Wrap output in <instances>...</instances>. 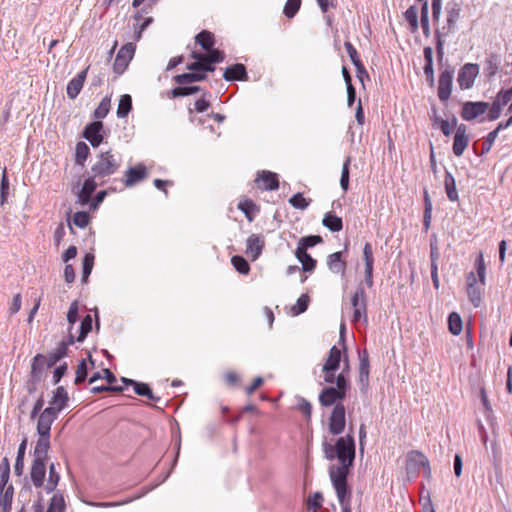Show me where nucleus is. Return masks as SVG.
Masks as SVG:
<instances>
[{
    "label": "nucleus",
    "mask_w": 512,
    "mask_h": 512,
    "mask_svg": "<svg viewBox=\"0 0 512 512\" xmlns=\"http://www.w3.org/2000/svg\"><path fill=\"white\" fill-rule=\"evenodd\" d=\"M87 374H88V369H87L86 360L82 359L77 366L76 377H75V381H74L75 384L79 385V384L83 383L87 378Z\"/></svg>",
    "instance_id": "58"
},
{
    "label": "nucleus",
    "mask_w": 512,
    "mask_h": 512,
    "mask_svg": "<svg viewBox=\"0 0 512 512\" xmlns=\"http://www.w3.org/2000/svg\"><path fill=\"white\" fill-rule=\"evenodd\" d=\"M246 67L241 63H236L226 68L223 78L226 81H243L247 79Z\"/></svg>",
    "instance_id": "28"
},
{
    "label": "nucleus",
    "mask_w": 512,
    "mask_h": 512,
    "mask_svg": "<svg viewBox=\"0 0 512 512\" xmlns=\"http://www.w3.org/2000/svg\"><path fill=\"white\" fill-rule=\"evenodd\" d=\"M479 74V65L474 63L464 64L458 71L457 83L461 90H468L473 87L475 79Z\"/></svg>",
    "instance_id": "9"
},
{
    "label": "nucleus",
    "mask_w": 512,
    "mask_h": 512,
    "mask_svg": "<svg viewBox=\"0 0 512 512\" xmlns=\"http://www.w3.org/2000/svg\"><path fill=\"white\" fill-rule=\"evenodd\" d=\"M122 166V156L112 149L100 152L92 164L90 172L98 178L99 186L105 185L111 176Z\"/></svg>",
    "instance_id": "2"
},
{
    "label": "nucleus",
    "mask_w": 512,
    "mask_h": 512,
    "mask_svg": "<svg viewBox=\"0 0 512 512\" xmlns=\"http://www.w3.org/2000/svg\"><path fill=\"white\" fill-rule=\"evenodd\" d=\"M195 42L204 50L209 51L214 45V35L208 30H202L195 36Z\"/></svg>",
    "instance_id": "40"
},
{
    "label": "nucleus",
    "mask_w": 512,
    "mask_h": 512,
    "mask_svg": "<svg viewBox=\"0 0 512 512\" xmlns=\"http://www.w3.org/2000/svg\"><path fill=\"white\" fill-rule=\"evenodd\" d=\"M92 324H93V319H92V316L90 314H87L81 321V324H80V331H79V335L77 337V341L78 342H83L85 340V338L87 337V335L91 332L92 330Z\"/></svg>",
    "instance_id": "49"
},
{
    "label": "nucleus",
    "mask_w": 512,
    "mask_h": 512,
    "mask_svg": "<svg viewBox=\"0 0 512 512\" xmlns=\"http://www.w3.org/2000/svg\"><path fill=\"white\" fill-rule=\"evenodd\" d=\"M346 398V395L343 394L339 389L334 388V386L325 387L319 394V403L323 407H330L332 405H336L337 403H342V401Z\"/></svg>",
    "instance_id": "17"
},
{
    "label": "nucleus",
    "mask_w": 512,
    "mask_h": 512,
    "mask_svg": "<svg viewBox=\"0 0 512 512\" xmlns=\"http://www.w3.org/2000/svg\"><path fill=\"white\" fill-rule=\"evenodd\" d=\"M322 224L331 232H339L343 229L342 218L338 217L332 212H328L324 215L322 219Z\"/></svg>",
    "instance_id": "32"
},
{
    "label": "nucleus",
    "mask_w": 512,
    "mask_h": 512,
    "mask_svg": "<svg viewBox=\"0 0 512 512\" xmlns=\"http://www.w3.org/2000/svg\"><path fill=\"white\" fill-rule=\"evenodd\" d=\"M454 69L449 65L441 71L438 79V98L441 102H446L451 96L453 84Z\"/></svg>",
    "instance_id": "10"
},
{
    "label": "nucleus",
    "mask_w": 512,
    "mask_h": 512,
    "mask_svg": "<svg viewBox=\"0 0 512 512\" xmlns=\"http://www.w3.org/2000/svg\"><path fill=\"white\" fill-rule=\"evenodd\" d=\"M500 64H501V60H500L499 55L494 54V53L490 54L486 58L485 64H484V70L486 72V75L489 78L494 77L499 71Z\"/></svg>",
    "instance_id": "36"
},
{
    "label": "nucleus",
    "mask_w": 512,
    "mask_h": 512,
    "mask_svg": "<svg viewBox=\"0 0 512 512\" xmlns=\"http://www.w3.org/2000/svg\"><path fill=\"white\" fill-rule=\"evenodd\" d=\"M207 78L206 74L200 72L183 73L174 76V81L178 85L192 84L194 82L203 81Z\"/></svg>",
    "instance_id": "35"
},
{
    "label": "nucleus",
    "mask_w": 512,
    "mask_h": 512,
    "mask_svg": "<svg viewBox=\"0 0 512 512\" xmlns=\"http://www.w3.org/2000/svg\"><path fill=\"white\" fill-rule=\"evenodd\" d=\"M94 254L86 253L82 260V281L87 282L94 265Z\"/></svg>",
    "instance_id": "47"
},
{
    "label": "nucleus",
    "mask_w": 512,
    "mask_h": 512,
    "mask_svg": "<svg viewBox=\"0 0 512 512\" xmlns=\"http://www.w3.org/2000/svg\"><path fill=\"white\" fill-rule=\"evenodd\" d=\"M132 110V97L129 94H123L120 97L118 108H117V117L125 118L128 116L130 111Z\"/></svg>",
    "instance_id": "41"
},
{
    "label": "nucleus",
    "mask_w": 512,
    "mask_h": 512,
    "mask_svg": "<svg viewBox=\"0 0 512 512\" xmlns=\"http://www.w3.org/2000/svg\"><path fill=\"white\" fill-rule=\"evenodd\" d=\"M444 187H445V192H446L447 198L451 202L458 201L459 196H458V191L456 188V181H455L454 176L448 170L445 171Z\"/></svg>",
    "instance_id": "31"
},
{
    "label": "nucleus",
    "mask_w": 512,
    "mask_h": 512,
    "mask_svg": "<svg viewBox=\"0 0 512 512\" xmlns=\"http://www.w3.org/2000/svg\"><path fill=\"white\" fill-rule=\"evenodd\" d=\"M265 247V238L259 234H251L246 241V255L255 261L262 254Z\"/></svg>",
    "instance_id": "18"
},
{
    "label": "nucleus",
    "mask_w": 512,
    "mask_h": 512,
    "mask_svg": "<svg viewBox=\"0 0 512 512\" xmlns=\"http://www.w3.org/2000/svg\"><path fill=\"white\" fill-rule=\"evenodd\" d=\"M323 239L320 235H309L302 237L296 249L307 251L308 248H312L315 245L322 243Z\"/></svg>",
    "instance_id": "45"
},
{
    "label": "nucleus",
    "mask_w": 512,
    "mask_h": 512,
    "mask_svg": "<svg viewBox=\"0 0 512 512\" xmlns=\"http://www.w3.org/2000/svg\"><path fill=\"white\" fill-rule=\"evenodd\" d=\"M115 192L116 191V188L114 187H110L108 190H101L99 191L95 197L92 199V201L90 200V208L92 210H96L99 205L104 201L105 197L107 196L108 192Z\"/></svg>",
    "instance_id": "60"
},
{
    "label": "nucleus",
    "mask_w": 512,
    "mask_h": 512,
    "mask_svg": "<svg viewBox=\"0 0 512 512\" xmlns=\"http://www.w3.org/2000/svg\"><path fill=\"white\" fill-rule=\"evenodd\" d=\"M334 383H336V386H334V388L339 389V391H341L343 394L347 396V392L350 388V383L344 372H341L338 376H336Z\"/></svg>",
    "instance_id": "61"
},
{
    "label": "nucleus",
    "mask_w": 512,
    "mask_h": 512,
    "mask_svg": "<svg viewBox=\"0 0 512 512\" xmlns=\"http://www.w3.org/2000/svg\"><path fill=\"white\" fill-rule=\"evenodd\" d=\"M67 344L62 341L59 346L49 353L48 357L46 358V366L47 368H51L57 364L63 357L67 355Z\"/></svg>",
    "instance_id": "34"
},
{
    "label": "nucleus",
    "mask_w": 512,
    "mask_h": 512,
    "mask_svg": "<svg viewBox=\"0 0 512 512\" xmlns=\"http://www.w3.org/2000/svg\"><path fill=\"white\" fill-rule=\"evenodd\" d=\"M489 108V103L484 101H467L463 103L461 117L465 121H472L484 114Z\"/></svg>",
    "instance_id": "11"
},
{
    "label": "nucleus",
    "mask_w": 512,
    "mask_h": 512,
    "mask_svg": "<svg viewBox=\"0 0 512 512\" xmlns=\"http://www.w3.org/2000/svg\"><path fill=\"white\" fill-rule=\"evenodd\" d=\"M323 496L320 492H315L310 495L307 500V505L309 509L313 511H317L322 507Z\"/></svg>",
    "instance_id": "62"
},
{
    "label": "nucleus",
    "mask_w": 512,
    "mask_h": 512,
    "mask_svg": "<svg viewBox=\"0 0 512 512\" xmlns=\"http://www.w3.org/2000/svg\"><path fill=\"white\" fill-rule=\"evenodd\" d=\"M45 460H35L33 459L31 468H30V479L35 488L44 487V481L46 476V465Z\"/></svg>",
    "instance_id": "21"
},
{
    "label": "nucleus",
    "mask_w": 512,
    "mask_h": 512,
    "mask_svg": "<svg viewBox=\"0 0 512 512\" xmlns=\"http://www.w3.org/2000/svg\"><path fill=\"white\" fill-rule=\"evenodd\" d=\"M103 128L104 126L101 121H92L85 126L82 137L86 139L92 147L97 148L103 141Z\"/></svg>",
    "instance_id": "12"
},
{
    "label": "nucleus",
    "mask_w": 512,
    "mask_h": 512,
    "mask_svg": "<svg viewBox=\"0 0 512 512\" xmlns=\"http://www.w3.org/2000/svg\"><path fill=\"white\" fill-rule=\"evenodd\" d=\"M349 242L344 244V251H338L330 254L327 257L328 269L335 274H341L342 277L346 274L347 263L343 254L348 251Z\"/></svg>",
    "instance_id": "14"
},
{
    "label": "nucleus",
    "mask_w": 512,
    "mask_h": 512,
    "mask_svg": "<svg viewBox=\"0 0 512 512\" xmlns=\"http://www.w3.org/2000/svg\"><path fill=\"white\" fill-rule=\"evenodd\" d=\"M59 481H60V474L56 471L55 464L51 463L49 465L48 480L44 486V490L47 493H52L53 491H55Z\"/></svg>",
    "instance_id": "39"
},
{
    "label": "nucleus",
    "mask_w": 512,
    "mask_h": 512,
    "mask_svg": "<svg viewBox=\"0 0 512 512\" xmlns=\"http://www.w3.org/2000/svg\"><path fill=\"white\" fill-rule=\"evenodd\" d=\"M238 209L241 210L248 221H253L255 213L258 212V208L251 199H245L240 201Z\"/></svg>",
    "instance_id": "42"
},
{
    "label": "nucleus",
    "mask_w": 512,
    "mask_h": 512,
    "mask_svg": "<svg viewBox=\"0 0 512 512\" xmlns=\"http://www.w3.org/2000/svg\"><path fill=\"white\" fill-rule=\"evenodd\" d=\"M469 144V137L467 135V127L465 124H460L456 127L452 150L455 156L460 157L463 155L465 149Z\"/></svg>",
    "instance_id": "19"
},
{
    "label": "nucleus",
    "mask_w": 512,
    "mask_h": 512,
    "mask_svg": "<svg viewBox=\"0 0 512 512\" xmlns=\"http://www.w3.org/2000/svg\"><path fill=\"white\" fill-rule=\"evenodd\" d=\"M322 452L326 460L338 461V464H331L328 468L332 486L348 485V476L356 457V445L352 433L340 436L336 440L324 437Z\"/></svg>",
    "instance_id": "1"
},
{
    "label": "nucleus",
    "mask_w": 512,
    "mask_h": 512,
    "mask_svg": "<svg viewBox=\"0 0 512 512\" xmlns=\"http://www.w3.org/2000/svg\"><path fill=\"white\" fill-rule=\"evenodd\" d=\"M86 77L87 69H84L68 82L66 91L69 99L74 100L77 98L84 86Z\"/></svg>",
    "instance_id": "23"
},
{
    "label": "nucleus",
    "mask_w": 512,
    "mask_h": 512,
    "mask_svg": "<svg viewBox=\"0 0 512 512\" xmlns=\"http://www.w3.org/2000/svg\"><path fill=\"white\" fill-rule=\"evenodd\" d=\"M463 329V321L457 312H451L448 316V330L454 335L458 336Z\"/></svg>",
    "instance_id": "38"
},
{
    "label": "nucleus",
    "mask_w": 512,
    "mask_h": 512,
    "mask_svg": "<svg viewBox=\"0 0 512 512\" xmlns=\"http://www.w3.org/2000/svg\"><path fill=\"white\" fill-rule=\"evenodd\" d=\"M295 256L298 261L302 264V269L304 272H312L316 268V260L312 258L307 251L296 249Z\"/></svg>",
    "instance_id": "33"
},
{
    "label": "nucleus",
    "mask_w": 512,
    "mask_h": 512,
    "mask_svg": "<svg viewBox=\"0 0 512 512\" xmlns=\"http://www.w3.org/2000/svg\"><path fill=\"white\" fill-rule=\"evenodd\" d=\"M350 163H351V158L347 157L344 160V163L342 166L341 177H340V186L344 192H346L349 188Z\"/></svg>",
    "instance_id": "50"
},
{
    "label": "nucleus",
    "mask_w": 512,
    "mask_h": 512,
    "mask_svg": "<svg viewBox=\"0 0 512 512\" xmlns=\"http://www.w3.org/2000/svg\"><path fill=\"white\" fill-rule=\"evenodd\" d=\"M50 437L46 435H38V440L33 450L35 460H48V452L50 450Z\"/></svg>",
    "instance_id": "27"
},
{
    "label": "nucleus",
    "mask_w": 512,
    "mask_h": 512,
    "mask_svg": "<svg viewBox=\"0 0 512 512\" xmlns=\"http://www.w3.org/2000/svg\"><path fill=\"white\" fill-rule=\"evenodd\" d=\"M69 396L63 386H58L53 392V397L48 408H53L54 412L60 413L68 406Z\"/></svg>",
    "instance_id": "25"
},
{
    "label": "nucleus",
    "mask_w": 512,
    "mask_h": 512,
    "mask_svg": "<svg viewBox=\"0 0 512 512\" xmlns=\"http://www.w3.org/2000/svg\"><path fill=\"white\" fill-rule=\"evenodd\" d=\"M133 389L139 396L147 397L154 401H160V397L153 394L152 389L147 383L137 381Z\"/></svg>",
    "instance_id": "46"
},
{
    "label": "nucleus",
    "mask_w": 512,
    "mask_h": 512,
    "mask_svg": "<svg viewBox=\"0 0 512 512\" xmlns=\"http://www.w3.org/2000/svg\"><path fill=\"white\" fill-rule=\"evenodd\" d=\"M308 304H309V296L306 294L301 295L298 298L296 305L293 306V308H292L293 314L299 315L301 313H304L308 308Z\"/></svg>",
    "instance_id": "59"
},
{
    "label": "nucleus",
    "mask_w": 512,
    "mask_h": 512,
    "mask_svg": "<svg viewBox=\"0 0 512 512\" xmlns=\"http://www.w3.org/2000/svg\"><path fill=\"white\" fill-rule=\"evenodd\" d=\"M58 418V413L54 412L53 408H45L38 416L37 420V434L51 436V426Z\"/></svg>",
    "instance_id": "15"
},
{
    "label": "nucleus",
    "mask_w": 512,
    "mask_h": 512,
    "mask_svg": "<svg viewBox=\"0 0 512 512\" xmlns=\"http://www.w3.org/2000/svg\"><path fill=\"white\" fill-rule=\"evenodd\" d=\"M148 171L143 163H139L136 166L129 167L125 171L124 179L122 180L125 187H133L142 180L146 179Z\"/></svg>",
    "instance_id": "16"
},
{
    "label": "nucleus",
    "mask_w": 512,
    "mask_h": 512,
    "mask_svg": "<svg viewBox=\"0 0 512 512\" xmlns=\"http://www.w3.org/2000/svg\"><path fill=\"white\" fill-rule=\"evenodd\" d=\"M231 263L235 270L240 274H248L250 271V265L248 261L240 255H235L231 258Z\"/></svg>",
    "instance_id": "51"
},
{
    "label": "nucleus",
    "mask_w": 512,
    "mask_h": 512,
    "mask_svg": "<svg viewBox=\"0 0 512 512\" xmlns=\"http://www.w3.org/2000/svg\"><path fill=\"white\" fill-rule=\"evenodd\" d=\"M225 59V54L219 49L211 48L207 51L206 60H209L213 64L221 63Z\"/></svg>",
    "instance_id": "63"
},
{
    "label": "nucleus",
    "mask_w": 512,
    "mask_h": 512,
    "mask_svg": "<svg viewBox=\"0 0 512 512\" xmlns=\"http://www.w3.org/2000/svg\"><path fill=\"white\" fill-rule=\"evenodd\" d=\"M474 266L476 273L471 271L466 276V292L470 303L478 308L482 303V293L486 285V265L482 252L477 255Z\"/></svg>",
    "instance_id": "3"
},
{
    "label": "nucleus",
    "mask_w": 512,
    "mask_h": 512,
    "mask_svg": "<svg viewBox=\"0 0 512 512\" xmlns=\"http://www.w3.org/2000/svg\"><path fill=\"white\" fill-rule=\"evenodd\" d=\"M99 185L98 178H96L93 174L89 176L83 183L82 188L77 194L78 202L81 205H87L90 203L92 194L96 190Z\"/></svg>",
    "instance_id": "22"
},
{
    "label": "nucleus",
    "mask_w": 512,
    "mask_h": 512,
    "mask_svg": "<svg viewBox=\"0 0 512 512\" xmlns=\"http://www.w3.org/2000/svg\"><path fill=\"white\" fill-rule=\"evenodd\" d=\"M46 368V357L42 354H37L32 361L30 377L34 381H41Z\"/></svg>",
    "instance_id": "29"
},
{
    "label": "nucleus",
    "mask_w": 512,
    "mask_h": 512,
    "mask_svg": "<svg viewBox=\"0 0 512 512\" xmlns=\"http://www.w3.org/2000/svg\"><path fill=\"white\" fill-rule=\"evenodd\" d=\"M428 458L418 450L409 451L406 455L405 472L408 481L416 479Z\"/></svg>",
    "instance_id": "6"
},
{
    "label": "nucleus",
    "mask_w": 512,
    "mask_h": 512,
    "mask_svg": "<svg viewBox=\"0 0 512 512\" xmlns=\"http://www.w3.org/2000/svg\"><path fill=\"white\" fill-rule=\"evenodd\" d=\"M202 92V96L200 99H198L195 103H194V109L198 112V113H202V112H205L209 107H210V101H209V98L211 97V93L206 91V90H203L201 91Z\"/></svg>",
    "instance_id": "53"
},
{
    "label": "nucleus",
    "mask_w": 512,
    "mask_h": 512,
    "mask_svg": "<svg viewBox=\"0 0 512 512\" xmlns=\"http://www.w3.org/2000/svg\"><path fill=\"white\" fill-rule=\"evenodd\" d=\"M78 313H79V302L77 300H74L68 309L67 312V321L69 323V329L68 331L72 330L73 325L78 320Z\"/></svg>",
    "instance_id": "54"
},
{
    "label": "nucleus",
    "mask_w": 512,
    "mask_h": 512,
    "mask_svg": "<svg viewBox=\"0 0 512 512\" xmlns=\"http://www.w3.org/2000/svg\"><path fill=\"white\" fill-rule=\"evenodd\" d=\"M110 103L111 99L108 96L104 97L101 100L98 107L94 110L93 113V116L96 119L95 121H100V119H103L107 116L110 110Z\"/></svg>",
    "instance_id": "48"
},
{
    "label": "nucleus",
    "mask_w": 512,
    "mask_h": 512,
    "mask_svg": "<svg viewBox=\"0 0 512 512\" xmlns=\"http://www.w3.org/2000/svg\"><path fill=\"white\" fill-rule=\"evenodd\" d=\"M255 182H262V186L259 185V188L263 190L274 191L279 188L278 175L271 171L262 170L258 172Z\"/></svg>",
    "instance_id": "24"
},
{
    "label": "nucleus",
    "mask_w": 512,
    "mask_h": 512,
    "mask_svg": "<svg viewBox=\"0 0 512 512\" xmlns=\"http://www.w3.org/2000/svg\"><path fill=\"white\" fill-rule=\"evenodd\" d=\"M366 292L363 283H359L354 294L351 297V305L353 307V322H359L363 319L367 322V301Z\"/></svg>",
    "instance_id": "5"
},
{
    "label": "nucleus",
    "mask_w": 512,
    "mask_h": 512,
    "mask_svg": "<svg viewBox=\"0 0 512 512\" xmlns=\"http://www.w3.org/2000/svg\"><path fill=\"white\" fill-rule=\"evenodd\" d=\"M342 512H352L351 498L352 492L349 485L333 486Z\"/></svg>",
    "instance_id": "26"
},
{
    "label": "nucleus",
    "mask_w": 512,
    "mask_h": 512,
    "mask_svg": "<svg viewBox=\"0 0 512 512\" xmlns=\"http://www.w3.org/2000/svg\"><path fill=\"white\" fill-rule=\"evenodd\" d=\"M65 500L61 493H55L49 502L46 512H65Z\"/></svg>",
    "instance_id": "43"
},
{
    "label": "nucleus",
    "mask_w": 512,
    "mask_h": 512,
    "mask_svg": "<svg viewBox=\"0 0 512 512\" xmlns=\"http://www.w3.org/2000/svg\"><path fill=\"white\" fill-rule=\"evenodd\" d=\"M135 50L136 46L132 42L126 43L119 49L113 64L114 73L121 75L125 72L134 57Z\"/></svg>",
    "instance_id": "7"
},
{
    "label": "nucleus",
    "mask_w": 512,
    "mask_h": 512,
    "mask_svg": "<svg viewBox=\"0 0 512 512\" xmlns=\"http://www.w3.org/2000/svg\"><path fill=\"white\" fill-rule=\"evenodd\" d=\"M289 203L296 209L305 210L309 206L310 200H307L302 193H296L289 199Z\"/></svg>",
    "instance_id": "57"
},
{
    "label": "nucleus",
    "mask_w": 512,
    "mask_h": 512,
    "mask_svg": "<svg viewBox=\"0 0 512 512\" xmlns=\"http://www.w3.org/2000/svg\"><path fill=\"white\" fill-rule=\"evenodd\" d=\"M301 0H287L283 13L287 18H293L300 9Z\"/></svg>",
    "instance_id": "56"
},
{
    "label": "nucleus",
    "mask_w": 512,
    "mask_h": 512,
    "mask_svg": "<svg viewBox=\"0 0 512 512\" xmlns=\"http://www.w3.org/2000/svg\"><path fill=\"white\" fill-rule=\"evenodd\" d=\"M201 91H203V89L200 86L184 84L173 88L171 90V96L173 98L186 97Z\"/></svg>",
    "instance_id": "37"
},
{
    "label": "nucleus",
    "mask_w": 512,
    "mask_h": 512,
    "mask_svg": "<svg viewBox=\"0 0 512 512\" xmlns=\"http://www.w3.org/2000/svg\"><path fill=\"white\" fill-rule=\"evenodd\" d=\"M9 194V179L6 174V169H4L1 181H0V205H4L7 201Z\"/></svg>",
    "instance_id": "55"
},
{
    "label": "nucleus",
    "mask_w": 512,
    "mask_h": 512,
    "mask_svg": "<svg viewBox=\"0 0 512 512\" xmlns=\"http://www.w3.org/2000/svg\"><path fill=\"white\" fill-rule=\"evenodd\" d=\"M346 409L343 403H337L329 417L328 429L332 435H340L345 430Z\"/></svg>",
    "instance_id": "8"
},
{
    "label": "nucleus",
    "mask_w": 512,
    "mask_h": 512,
    "mask_svg": "<svg viewBox=\"0 0 512 512\" xmlns=\"http://www.w3.org/2000/svg\"><path fill=\"white\" fill-rule=\"evenodd\" d=\"M359 357V383L361 390H367L369 386L370 362L369 354L366 349L358 351Z\"/></svg>",
    "instance_id": "20"
},
{
    "label": "nucleus",
    "mask_w": 512,
    "mask_h": 512,
    "mask_svg": "<svg viewBox=\"0 0 512 512\" xmlns=\"http://www.w3.org/2000/svg\"><path fill=\"white\" fill-rule=\"evenodd\" d=\"M405 19L410 25L411 31L415 32L418 27V9L416 6H410L404 13Z\"/></svg>",
    "instance_id": "52"
},
{
    "label": "nucleus",
    "mask_w": 512,
    "mask_h": 512,
    "mask_svg": "<svg viewBox=\"0 0 512 512\" xmlns=\"http://www.w3.org/2000/svg\"><path fill=\"white\" fill-rule=\"evenodd\" d=\"M363 261L365 264V269H364V281L362 283H363V285L365 284L368 288H371L374 284V280H373L374 254H373V247L370 242H366L363 247Z\"/></svg>",
    "instance_id": "13"
},
{
    "label": "nucleus",
    "mask_w": 512,
    "mask_h": 512,
    "mask_svg": "<svg viewBox=\"0 0 512 512\" xmlns=\"http://www.w3.org/2000/svg\"><path fill=\"white\" fill-rule=\"evenodd\" d=\"M341 350L337 346H332L322 370L337 371L341 362Z\"/></svg>",
    "instance_id": "30"
},
{
    "label": "nucleus",
    "mask_w": 512,
    "mask_h": 512,
    "mask_svg": "<svg viewBox=\"0 0 512 512\" xmlns=\"http://www.w3.org/2000/svg\"><path fill=\"white\" fill-rule=\"evenodd\" d=\"M90 154V149L85 142H78L75 149V162L77 165L84 166Z\"/></svg>",
    "instance_id": "44"
},
{
    "label": "nucleus",
    "mask_w": 512,
    "mask_h": 512,
    "mask_svg": "<svg viewBox=\"0 0 512 512\" xmlns=\"http://www.w3.org/2000/svg\"><path fill=\"white\" fill-rule=\"evenodd\" d=\"M461 12V4L455 1L448 2L446 5V13H447V31H435V39H436V55L439 61H442L444 58V40L443 38L448 35V33L455 30V26L457 21L460 18ZM442 30H445L443 27Z\"/></svg>",
    "instance_id": "4"
},
{
    "label": "nucleus",
    "mask_w": 512,
    "mask_h": 512,
    "mask_svg": "<svg viewBox=\"0 0 512 512\" xmlns=\"http://www.w3.org/2000/svg\"><path fill=\"white\" fill-rule=\"evenodd\" d=\"M89 214L85 211H78L73 216V223L79 228H85L89 224Z\"/></svg>",
    "instance_id": "64"
}]
</instances>
